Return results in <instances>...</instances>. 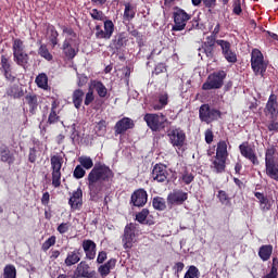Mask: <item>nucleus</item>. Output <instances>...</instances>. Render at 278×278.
Segmentation results:
<instances>
[{"instance_id":"nucleus-13","label":"nucleus","mask_w":278,"mask_h":278,"mask_svg":"<svg viewBox=\"0 0 278 278\" xmlns=\"http://www.w3.org/2000/svg\"><path fill=\"white\" fill-rule=\"evenodd\" d=\"M94 31L98 40H110L114 35V22L106 20L104 21V30L101 25H96Z\"/></svg>"},{"instance_id":"nucleus-60","label":"nucleus","mask_w":278,"mask_h":278,"mask_svg":"<svg viewBox=\"0 0 278 278\" xmlns=\"http://www.w3.org/2000/svg\"><path fill=\"white\" fill-rule=\"evenodd\" d=\"M127 31L130 36H132V38H136V40H142V34H140V31H138V29H136L134 27L132 28L128 27Z\"/></svg>"},{"instance_id":"nucleus-2","label":"nucleus","mask_w":278,"mask_h":278,"mask_svg":"<svg viewBox=\"0 0 278 278\" xmlns=\"http://www.w3.org/2000/svg\"><path fill=\"white\" fill-rule=\"evenodd\" d=\"M12 51L15 64L26 71L29 66V54L25 52V43L22 39H13Z\"/></svg>"},{"instance_id":"nucleus-40","label":"nucleus","mask_w":278,"mask_h":278,"mask_svg":"<svg viewBox=\"0 0 278 278\" xmlns=\"http://www.w3.org/2000/svg\"><path fill=\"white\" fill-rule=\"evenodd\" d=\"M35 83L37 84L38 88H41L42 90H48L49 88V77L45 73L39 74L36 77Z\"/></svg>"},{"instance_id":"nucleus-47","label":"nucleus","mask_w":278,"mask_h":278,"mask_svg":"<svg viewBox=\"0 0 278 278\" xmlns=\"http://www.w3.org/2000/svg\"><path fill=\"white\" fill-rule=\"evenodd\" d=\"M78 162L83 168H86V170H90L92 166H94V162H92V159L90 156H80L78 159Z\"/></svg>"},{"instance_id":"nucleus-52","label":"nucleus","mask_w":278,"mask_h":278,"mask_svg":"<svg viewBox=\"0 0 278 278\" xmlns=\"http://www.w3.org/2000/svg\"><path fill=\"white\" fill-rule=\"evenodd\" d=\"M56 240L58 238L55 236H51L42 243L41 250L47 252L50 249V247H55Z\"/></svg>"},{"instance_id":"nucleus-5","label":"nucleus","mask_w":278,"mask_h":278,"mask_svg":"<svg viewBox=\"0 0 278 278\" xmlns=\"http://www.w3.org/2000/svg\"><path fill=\"white\" fill-rule=\"evenodd\" d=\"M251 67L256 76L264 77L267 68L268 63L264 61V54L260 49H253L251 53Z\"/></svg>"},{"instance_id":"nucleus-39","label":"nucleus","mask_w":278,"mask_h":278,"mask_svg":"<svg viewBox=\"0 0 278 278\" xmlns=\"http://www.w3.org/2000/svg\"><path fill=\"white\" fill-rule=\"evenodd\" d=\"M159 103L153 105V110L160 111L164 110L166 105H168V92H161L159 93Z\"/></svg>"},{"instance_id":"nucleus-44","label":"nucleus","mask_w":278,"mask_h":278,"mask_svg":"<svg viewBox=\"0 0 278 278\" xmlns=\"http://www.w3.org/2000/svg\"><path fill=\"white\" fill-rule=\"evenodd\" d=\"M3 278H16L17 271L16 266L13 264H8L3 268Z\"/></svg>"},{"instance_id":"nucleus-58","label":"nucleus","mask_w":278,"mask_h":278,"mask_svg":"<svg viewBox=\"0 0 278 278\" xmlns=\"http://www.w3.org/2000/svg\"><path fill=\"white\" fill-rule=\"evenodd\" d=\"M61 29H62L63 34H66V36H71L70 38H73V40H75V38H77V33H75V29H73V27L62 26Z\"/></svg>"},{"instance_id":"nucleus-49","label":"nucleus","mask_w":278,"mask_h":278,"mask_svg":"<svg viewBox=\"0 0 278 278\" xmlns=\"http://www.w3.org/2000/svg\"><path fill=\"white\" fill-rule=\"evenodd\" d=\"M149 208H142L139 213L136 214V220L137 223H140V225H144L147 218H149Z\"/></svg>"},{"instance_id":"nucleus-63","label":"nucleus","mask_w":278,"mask_h":278,"mask_svg":"<svg viewBox=\"0 0 278 278\" xmlns=\"http://www.w3.org/2000/svg\"><path fill=\"white\" fill-rule=\"evenodd\" d=\"M155 75H161V73H166V64L159 63L154 68Z\"/></svg>"},{"instance_id":"nucleus-21","label":"nucleus","mask_w":278,"mask_h":278,"mask_svg":"<svg viewBox=\"0 0 278 278\" xmlns=\"http://www.w3.org/2000/svg\"><path fill=\"white\" fill-rule=\"evenodd\" d=\"M85 260L92 261L97 257V243L91 239H85L81 243Z\"/></svg>"},{"instance_id":"nucleus-12","label":"nucleus","mask_w":278,"mask_h":278,"mask_svg":"<svg viewBox=\"0 0 278 278\" xmlns=\"http://www.w3.org/2000/svg\"><path fill=\"white\" fill-rule=\"evenodd\" d=\"M239 151L242 157L249 160L253 166L260 165V160L257 159V154L255 153V146L249 143V141H244L239 146Z\"/></svg>"},{"instance_id":"nucleus-4","label":"nucleus","mask_w":278,"mask_h":278,"mask_svg":"<svg viewBox=\"0 0 278 278\" xmlns=\"http://www.w3.org/2000/svg\"><path fill=\"white\" fill-rule=\"evenodd\" d=\"M225 79H227V72L223 70L213 72L202 85V90H220L225 85Z\"/></svg>"},{"instance_id":"nucleus-42","label":"nucleus","mask_w":278,"mask_h":278,"mask_svg":"<svg viewBox=\"0 0 278 278\" xmlns=\"http://www.w3.org/2000/svg\"><path fill=\"white\" fill-rule=\"evenodd\" d=\"M217 199L222 205H225L226 207H229L231 205V198L229 197V193L225 190H218L217 191Z\"/></svg>"},{"instance_id":"nucleus-61","label":"nucleus","mask_w":278,"mask_h":278,"mask_svg":"<svg viewBox=\"0 0 278 278\" xmlns=\"http://www.w3.org/2000/svg\"><path fill=\"white\" fill-rule=\"evenodd\" d=\"M68 229H71L68 223H62L58 226L56 231H59V233L64 235L68 231Z\"/></svg>"},{"instance_id":"nucleus-34","label":"nucleus","mask_w":278,"mask_h":278,"mask_svg":"<svg viewBox=\"0 0 278 278\" xmlns=\"http://www.w3.org/2000/svg\"><path fill=\"white\" fill-rule=\"evenodd\" d=\"M127 42H129V39L125 33L117 34L112 40V45L117 51L123 49V47H127Z\"/></svg>"},{"instance_id":"nucleus-15","label":"nucleus","mask_w":278,"mask_h":278,"mask_svg":"<svg viewBox=\"0 0 278 278\" xmlns=\"http://www.w3.org/2000/svg\"><path fill=\"white\" fill-rule=\"evenodd\" d=\"M136 127V122L130 117H123L118 119L114 126V134L115 136H125L127 131L134 129Z\"/></svg>"},{"instance_id":"nucleus-54","label":"nucleus","mask_w":278,"mask_h":278,"mask_svg":"<svg viewBox=\"0 0 278 278\" xmlns=\"http://www.w3.org/2000/svg\"><path fill=\"white\" fill-rule=\"evenodd\" d=\"M73 177L75 179H84L86 177V169L81 165H77L74 169Z\"/></svg>"},{"instance_id":"nucleus-62","label":"nucleus","mask_w":278,"mask_h":278,"mask_svg":"<svg viewBox=\"0 0 278 278\" xmlns=\"http://www.w3.org/2000/svg\"><path fill=\"white\" fill-rule=\"evenodd\" d=\"M105 260H108V252H105V251L99 252L98 257H97V264H103V262H105Z\"/></svg>"},{"instance_id":"nucleus-48","label":"nucleus","mask_w":278,"mask_h":278,"mask_svg":"<svg viewBox=\"0 0 278 278\" xmlns=\"http://www.w3.org/2000/svg\"><path fill=\"white\" fill-rule=\"evenodd\" d=\"M9 97H13V99H21L24 97L25 92L23 89L18 88V86H13L8 91Z\"/></svg>"},{"instance_id":"nucleus-16","label":"nucleus","mask_w":278,"mask_h":278,"mask_svg":"<svg viewBox=\"0 0 278 278\" xmlns=\"http://www.w3.org/2000/svg\"><path fill=\"white\" fill-rule=\"evenodd\" d=\"M151 178L157 184H164L168 181V169L165 164L156 163L151 172Z\"/></svg>"},{"instance_id":"nucleus-6","label":"nucleus","mask_w":278,"mask_h":278,"mask_svg":"<svg viewBox=\"0 0 278 278\" xmlns=\"http://www.w3.org/2000/svg\"><path fill=\"white\" fill-rule=\"evenodd\" d=\"M174 25L172 27V31H184L186 29V25H188V21L192 18L191 14H188L186 10L175 7L173 12Z\"/></svg>"},{"instance_id":"nucleus-19","label":"nucleus","mask_w":278,"mask_h":278,"mask_svg":"<svg viewBox=\"0 0 278 278\" xmlns=\"http://www.w3.org/2000/svg\"><path fill=\"white\" fill-rule=\"evenodd\" d=\"M188 201V192L184 190H174L167 195V203L169 205H184Z\"/></svg>"},{"instance_id":"nucleus-20","label":"nucleus","mask_w":278,"mask_h":278,"mask_svg":"<svg viewBox=\"0 0 278 278\" xmlns=\"http://www.w3.org/2000/svg\"><path fill=\"white\" fill-rule=\"evenodd\" d=\"M278 103H277V94L271 93L267 100L266 106H265V114L266 116H269L271 121H275V118H278Z\"/></svg>"},{"instance_id":"nucleus-7","label":"nucleus","mask_w":278,"mask_h":278,"mask_svg":"<svg viewBox=\"0 0 278 278\" xmlns=\"http://www.w3.org/2000/svg\"><path fill=\"white\" fill-rule=\"evenodd\" d=\"M143 121L152 131H162L166 127L165 123L167 119L164 113H147L143 116Z\"/></svg>"},{"instance_id":"nucleus-14","label":"nucleus","mask_w":278,"mask_h":278,"mask_svg":"<svg viewBox=\"0 0 278 278\" xmlns=\"http://www.w3.org/2000/svg\"><path fill=\"white\" fill-rule=\"evenodd\" d=\"M217 46L220 47L222 55H224L229 64H236V62H238V54H236V51L231 50V42L225 39H218Z\"/></svg>"},{"instance_id":"nucleus-17","label":"nucleus","mask_w":278,"mask_h":278,"mask_svg":"<svg viewBox=\"0 0 278 278\" xmlns=\"http://www.w3.org/2000/svg\"><path fill=\"white\" fill-rule=\"evenodd\" d=\"M149 201V193L143 188L137 189L130 197V205L134 207H144Z\"/></svg>"},{"instance_id":"nucleus-41","label":"nucleus","mask_w":278,"mask_h":278,"mask_svg":"<svg viewBox=\"0 0 278 278\" xmlns=\"http://www.w3.org/2000/svg\"><path fill=\"white\" fill-rule=\"evenodd\" d=\"M229 153L227 152V141H219L216 149L215 157H223L227 160Z\"/></svg>"},{"instance_id":"nucleus-35","label":"nucleus","mask_w":278,"mask_h":278,"mask_svg":"<svg viewBox=\"0 0 278 278\" xmlns=\"http://www.w3.org/2000/svg\"><path fill=\"white\" fill-rule=\"evenodd\" d=\"M265 173L267 177L278 181V164L277 162L265 163Z\"/></svg>"},{"instance_id":"nucleus-24","label":"nucleus","mask_w":278,"mask_h":278,"mask_svg":"<svg viewBox=\"0 0 278 278\" xmlns=\"http://www.w3.org/2000/svg\"><path fill=\"white\" fill-rule=\"evenodd\" d=\"M84 253L81 249H74L73 251L67 252L66 257L64 260L65 266L71 268V266H75V264H79L81 262Z\"/></svg>"},{"instance_id":"nucleus-59","label":"nucleus","mask_w":278,"mask_h":278,"mask_svg":"<svg viewBox=\"0 0 278 278\" xmlns=\"http://www.w3.org/2000/svg\"><path fill=\"white\" fill-rule=\"evenodd\" d=\"M88 84V76L86 74H77V86L78 88H84Z\"/></svg>"},{"instance_id":"nucleus-25","label":"nucleus","mask_w":278,"mask_h":278,"mask_svg":"<svg viewBox=\"0 0 278 278\" xmlns=\"http://www.w3.org/2000/svg\"><path fill=\"white\" fill-rule=\"evenodd\" d=\"M25 103L28 105V112L31 116L36 115L38 112V94L29 92L25 96Z\"/></svg>"},{"instance_id":"nucleus-28","label":"nucleus","mask_w":278,"mask_h":278,"mask_svg":"<svg viewBox=\"0 0 278 278\" xmlns=\"http://www.w3.org/2000/svg\"><path fill=\"white\" fill-rule=\"evenodd\" d=\"M58 108H60V101L53 100L51 103L50 113L48 116V125H55L60 123L61 118L60 115H58Z\"/></svg>"},{"instance_id":"nucleus-29","label":"nucleus","mask_w":278,"mask_h":278,"mask_svg":"<svg viewBox=\"0 0 278 278\" xmlns=\"http://www.w3.org/2000/svg\"><path fill=\"white\" fill-rule=\"evenodd\" d=\"M114 268H116V258H110L106 263L98 267V273L102 278H105Z\"/></svg>"},{"instance_id":"nucleus-27","label":"nucleus","mask_w":278,"mask_h":278,"mask_svg":"<svg viewBox=\"0 0 278 278\" xmlns=\"http://www.w3.org/2000/svg\"><path fill=\"white\" fill-rule=\"evenodd\" d=\"M0 161L12 166L16 162V157H14V153L10 151V148L2 146L0 147Z\"/></svg>"},{"instance_id":"nucleus-50","label":"nucleus","mask_w":278,"mask_h":278,"mask_svg":"<svg viewBox=\"0 0 278 278\" xmlns=\"http://www.w3.org/2000/svg\"><path fill=\"white\" fill-rule=\"evenodd\" d=\"M200 276H201V271H199V268L194 265H191L186 271L184 278H199Z\"/></svg>"},{"instance_id":"nucleus-26","label":"nucleus","mask_w":278,"mask_h":278,"mask_svg":"<svg viewBox=\"0 0 278 278\" xmlns=\"http://www.w3.org/2000/svg\"><path fill=\"white\" fill-rule=\"evenodd\" d=\"M211 168L213 173H216L217 175L225 173V169L227 168V159L215 156L212 160Z\"/></svg>"},{"instance_id":"nucleus-46","label":"nucleus","mask_w":278,"mask_h":278,"mask_svg":"<svg viewBox=\"0 0 278 278\" xmlns=\"http://www.w3.org/2000/svg\"><path fill=\"white\" fill-rule=\"evenodd\" d=\"M180 181L184 182L186 186H190V184L194 181V174L190 173L188 168H185L181 174Z\"/></svg>"},{"instance_id":"nucleus-45","label":"nucleus","mask_w":278,"mask_h":278,"mask_svg":"<svg viewBox=\"0 0 278 278\" xmlns=\"http://www.w3.org/2000/svg\"><path fill=\"white\" fill-rule=\"evenodd\" d=\"M38 55L40 58H43V60H47V62H51L53 60V54L49 52V48H47V45L42 43L38 49Z\"/></svg>"},{"instance_id":"nucleus-22","label":"nucleus","mask_w":278,"mask_h":278,"mask_svg":"<svg viewBox=\"0 0 278 278\" xmlns=\"http://www.w3.org/2000/svg\"><path fill=\"white\" fill-rule=\"evenodd\" d=\"M68 205L71 210H81V205H84V191L81 187H78L76 191H73L72 197L68 200Z\"/></svg>"},{"instance_id":"nucleus-53","label":"nucleus","mask_w":278,"mask_h":278,"mask_svg":"<svg viewBox=\"0 0 278 278\" xmlns=\"http://www.w3.org/2000/svg\"><path fill=\"white\" fill-rule=\"evenodd\" d=\"M89 15L93 21H103V18H105V14L103 13V11H99L98 9H92L89 12Z\"/></svg>"},{"instance_id":"nucleus-57","label":"nucleus","mask_w":278,"mask_h":278,"mask_svg":"<svg viewBox=\"0 0 278 278\" xmlns=\"http://www.w3.org/2000/svg\"><path fill=\"white\" fill-rule=\"evenodd\" d=\"M232 12L237 16L242 14V2L240 0H235L232 3Z\"/></svg>"},{"instance_id":"nucleus-64","label":"nucleus","mask_w":278,"mask_h":278,"mask_svg":"<svg viewBox=\"0 0 278 278\" xmlns=\"http://www.w3.org/2000/svg\"><path fill=\"white\" fill-rule=\"evenodd\" d=\"M278 277V271H277V267L271 266L270 271L265 275L263 278H277Z\"/></svg>"},{"instance_id":"nucleus-37","label":"nucleus","mask_w":278,"mask_h":278,"mask_svg":"<svg viewBox=\"0 0 278 278\" xmlns=\"http://www.w3.org/2000/svg\"><path fill=\"white\" fill-rule=\"evenodd\" d=\"M169 140H186V132L181 128L173 127L167 131Z\"/></svg>"},{"instance_id":"nucleus-18","label":"nucleus","mask_w":278,"mask_h":278,"mask_svg":"<svg viewBox=\"0 0 278 278\" xmlns=\"http://www.w3.org/2000/svg\"><path fill=\"white\" fill-rule=\"evenodd\" d=\"M97 271L90 270V265L86 261H81L74 270L75 278H93Z\"/></svg>"},{"instance_id":"nucleus-51","label":"nucleus","mask_w":278,"mask_h":278,"mask_svg":"<svg viewBox=\"0 0 278 278\" xmlns=\"http://www.w3.org/2000/svg\"><path fill=\"white\" fill-rule=\"evenodd\" d=\"M275 153H277V148L275 146H271L266 150L265 153V164L275 162Z\"/></svg>"},{"instance_id":"nucleus-31","label":"nucleus","mask_w":278,"mask_h":278,"mask_svg":"<svg viewBox=\"0 0 278 278\" xmlns=\"http://www.w3.org/2000/svg\"><path fill=\"white\" fill-rule=\"evenodd\" d=\"M84 97H86V93L83 89H75L72 93V102L76 110H81V105L84 103Z\"/></svg>"},{"instance_id":"nucleus-32","label":"nucleus","mask_w":278,"mask_h":278,"mask_svg":"<svg viewBox=\"0 0 278 278\" xmlns=\"http://www.w3.org/2000/svg\"><path fill=\"white\" fill-rule=\"evenodd\" d=\"M254 197L258 200L262 212H269L270 207H273V202H270L268 197L262 192H254Z\"/></svg>"},{"instance_id":"nucleus-56","label":"nucleus","mask_w":278,"mask_h":278,"mask_svg":"<svg viewBox=\"0 0 278 278\" xmlns=\"http://www.w3.org/2000/svg\"><path fill=\"white\" fill-rule=\"evenodd\" d=\"M170 143L175 147L176 151H186L187 149L185 140H172Z\"/></svg>"},{"instance_id":"nucleus-43","label":"nucleus","mask_w":278,"mask_h":278,"mask_svg":"<svg viewBox=\"0 0 278 278\" xmlns=\"http://www.w3.org/2000/svg\"><path fill=\"white\" fill-rule=\"evenodd\" d=\"M152 206L154 210H159V212H164L166 210V200L162 197H155L152 200Z\"/></svg>"},{"instance_id":"nucleus-23","label":"nucleus","mask_w":278,"mask_h":278,"mask_svg":"<svg viewBox=\"0 0 278 278\" xmlns=\"http://www.w3.org/2000/svg\"><path fill=\"white\" fill-rule=\"evenodd\" d=\"M218 40L216 37H212V35L205 38V41L202 43V49L206 55V58H214V50L216 49V45H218Z\"/></svg>"},{"instance_id":"nucleus-8","label":"nucleus","mask_w":278,"mask_h":278,"mask_svg":"<svg viewBox=\"0 0 278 278\" xmlns=\"http://www.w3.org/2000/svg\"><path fill=\"white\" fill-rule=\"evenodd\" d=\"M223 112L218 109H211L210 104H202L199 109V118L202 123H214V121H218L222 118Z\"/></svg>"},{"instance_id":"nucleus-9","label":"nucleus","mask_w":278,"mask_h":278,"mask_svg":"<svg viewBox=\"0 0 278 278\" xmlns=\"http://www.w3.org/2000/svg\"><path fill=\"white\" fill-rule=\"evenodd\" d=\"M12 58L8 54H1L0 56V73L3 75L7 81H16V76L14 75L12 67Z\"/></svg>"},{"instance_id":"nucleus-11","label":"nucleus","mask_w":278,"mask_h":278,"mask_svg":"<svg viewBox=\"0 0 278 278\" xmlns=\"http://www.w3.org/2000/svg\"><path fill=\"white\" fill-rule=\"evenodd\" d=\"M122 244L125 250L134 249V244H136V224L129 223L125 226Z\"/></svg>"},{"instance_id":"nucleus-38","label":"nucleus","mask_w":278,"mask_h":278,"mask_svg":"<svg viewBox=\"0 0 278 278\" xmlns=\"http://www.w3.org/2000/svg\"><path fill=\"white\" fill-rule=\"evenodd\" d=\"M48 33H49V40L54 49V47H58L60 45V33H58V29H55V26L50 25L48 26Z\"/></svg>"},{"instance_id":"nucleus-36","label":"nucleus","mask_w":278,"mask_h":278,"mask_svg":"<svg viewBox=\"0 0 278 278\" xmlns=\"http://www.w3.org/2000/svg\"><path fill=\"white\" fill-rule=\"evenodd\" d=\"M273 256V244H264L258 249V257L262 262H268Z\"/></svg>"},{"instance_id":"nucleus-55","label":"nucleus","mask_w":278,"mask_h":278,"mask_svg":"<svg viewBox=\"0 0 278 278\" xmlns=\"http://www.w3.org/2000/svg\"><path fill=\"white\" fill-rule=\"evenodd\" d=\"M94 101V91L89 87L88 92L85 94L84 105H90Z\"/></svg>"},{"instance_id":"nucleus-1","label":"nucleus","mask_w":278,"mask_h":278,"mask_svg":"<svg viewBox=\"0 0 278 278\" xmlns=\"http://www.w3.org/2000/svg\"><path fill=\"white\" fill-rule=\"evenodd\" d=\"M114 184V170L103 163H96L87 176V186L91 199H97L103 190Z\"/></svg>"},{"instance_id":"nucleus-3","label":"nucleus","mask_w":278,"mask_h":278,"mask_svg":"<svg viewBox=\"0 0 278 278\" xmlns=\"http://www.w3.org/2000/svg\"><path fill=\"white\" fill-rule=\"evenodd\" d=\"M64 164V157L60 154L50 156V170L52 177L53 188H60L62 186V166Z\"/></svg>"},{"instance_id":"nucleus-33","label":"nucleus","mask_w":278,"mask_h":278,"mask_svg":"<svg viewBox=\"0 0 278 278\" xmlns=\"http://www.w3.org/2000/svg\"><path fill=\"white\" fill-rule=\"evenodd\" d=\"M124 14H123V21H127L128 23L134 21L136 18V5L125 2L124 3Z\"/></svg>"},{"instance_id":"nucleus-30","label":"nucleus","mask_w":278,"mask_h":278,"mask_svg":"<svg viewBox=\"0 0 278 278\" xmlns=\"http://www.w3.org/2000/svg\"><path fill=\"white\" fill-rule=\"evenodd\" d=\"M90 88L97 92L100 99H105V97H108V87H105L101 80H91Z\"/></svg>"},{"instance_id":"nucleus-10","label":"nucleus","mask_w":278,"mask_h":278,"mask_svg":"<svg viewBox=\"0 0 278 278\" xmlns=\"http://www.w3.org/2000/svg\"><path fill=\"white\" fill-rule=\"evenodd\" d=\"M62 51L65 60H68V62L75 60L77 53H79V43H77V39L65 38L62 45Z\"/></svg>"}]
</instances>
